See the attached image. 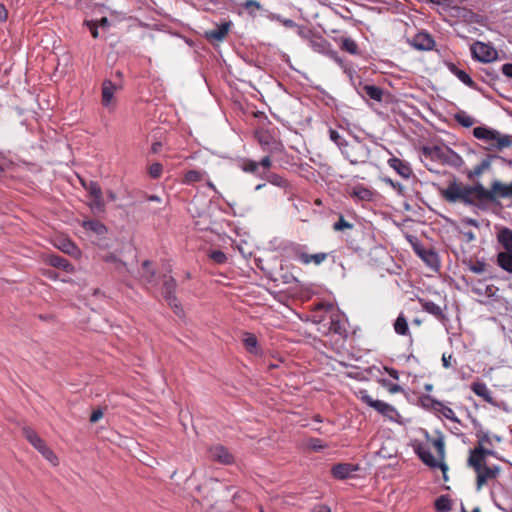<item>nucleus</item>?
<instances>
[{"label": "nucleus", "instance_id": "1", "mask_svg": "<svg viewBox=\"0 0 512 512\" xmlns=\"http://www.w3.org/2000/svg\"><path fill=\"white\" fill-rule=\"evenodd\" d=\"M486 195V189L481 185L468 186L458 182L450 183L442 191L443 198L449 203L460 202L465 205H475L481 202Z\"/></svg>", "mask_w": 512, "mask_h": 512}, {"label": "nucleus", "instance_id": "2", "mask_svg": "<svg viewBox=\"0 0 512 512\" xmlns=\"http://www.w3.org/2000/svg\"><path fill=\"white\" fill-rule=\"evenodd\" d=\"M473 136L482 141L487 150L501 151L512 146V139L509 135L501 134L497 130L485 126L475 127Z\"/></svg>", "mask_w": 512, "mask_h": 512}, {"label": "nucleus", "instance_id": "3", "mask_svg": "<svg viewBox=\"0 0 512 512\" xmlns=\"http://www.w3.org/2000/svg\"><path fill=\"white\" fill-rule=\"evenodd\" d=\"M467 465L473 469L476 475L475 488L477 491H481L490 481L496 480L501 473V467L498 465L475 462H467Z\"/></svg>", "mask_w": 512, "mask_h": 512}, {"label": "nucleus", "instance_id": "4", "mask_svg": "<svg viewBox=\"0 0 512 512\" xmlns=\"http://www.w3.org/2000/svg\"><path fill=\"white\" fill-rule=\"evenodd\" d=\"M23 435L29 441V443L37 449L42 456L48 460L52 465H58V457L55 453L46 445L45 441L30 427H24L22 429Z\"/></svg>", "mask_w": 512, "mask_h": 512}, {"label": "nucleus", "instance_id": "5", "mask_svg": "<svg viewBox=\"0 0 512 512\" xmlns=\"http://www.w3.org/2000/svg\"><path fill=\"white\" fill-rule=\"evenodd\" d=\"M360 399L367 406L373 408L379 414H381L383 417L387 418L390 421H396L397 418L399 417V413L394 406L384 401L374 399L366 391L360 392Z\"/></svg>", "mask_w": 512, "mask_h": 512}, {"label": "nucleus", "instance_id": "6", "mask_svg": "<svg viewBox=\"0 0 512 512\" xmlns=\"http://www.w3.org/2000/svg\"><path fill=\"white\" fill-rule=\"evenodd\" d=\"M176 285V281L172 276L166 274L163 275L162 295L168 305L174 310V313L177 316H181L183 314V309L180 301L175 295Z\"/></svg>", "mask_w": 512, "mask_h": 512}, {"label": "nucleus", "instance_id": "7", "mask_svg": "<svg viewBox=\"0 0 512 512\" xmlns=\"http://www.w3.org/2000/svg\"><path fill=\"white\" fill-rule=\"evenodd\" d=\"M344 157L353 165L363 163L368 155V150L365 144L360 141L354 143H346L341 149Z\"/></svg>", "mask_w": 512, "mask_h": 512}, {"label": "nucleus", "instance_id": "8", "mask_svg": "<svg viewBox=\"0 0 512 512\" xmlns=\"http://www.w3.org/2000/svg\"><path fill=\"white\" fill-rule=\"evenodd\" d=\"M315 310H325L331 311L330 315V326L329 331L339 335L342 339L347 338L348 331L345 327V324L341 321L340 315L334 312V307L330 303H318L315 307Z\"/></svg>", "mask_w": 512, "mask_h": 512}, {"label": "nucleus", "instance_id": "9", "mask_svg": "<svg viewBox=\"0 0 512 512\" xmlns=\"http://www.w3.org/2000/svg\"><path fill=\"white\" fill-rule=\"evenodd\" d=\"M294 258L303 265L314 264L316 266L321 265L325 262L329 256L326 252H318L315 254H309L304 251L303 247L297 245L293 248Z\"/></svg>", "mask_w": 512, "mask_h": 512}, {"label": "nucleus", "instance_id": "10", "mask_svg": "<svg viewBox=\"0 0 512 512\" xmlns=\"http://www.w3.org/2000/svg\"><path fill=\"white\" fill-rule=\"evenodd\" d=\"M415 452L425 465L429 466L430 468H440L443 472L444 478L447 479V465L440 459H436L426 446L422 444L418 445L415 449Z\"/></svg>", "mask_w": 512, "mask_h": 512}, {"label": "nucleus", "instance_id": "11", "mask_svg": "<svg viewBox=\"0 0 512 512\" xmlns=\"http://www.w3.org/2000/svg\"><path fill=\"white\" fill-rule=\"evenodd\" d=\"M496 198H512V182L509 184H503L500 181H494L491 184L490 189H486L485 200L493 201Z\"/></svg>", "mask_w": 512, "mask_h": 512}, {"label": "nucleus", "instance_id": "12", "mask_svg": "<svg viewBox=\"0 0 512 512\" xmlns=\"http://www.w3.org/2000/svg\"><path fill=\"white\" fill-rule=\"evenodd\" d=\"M471 52L473 57L481 62H490L497 56V52L492 47L482 42L473 44Z\"/></svg>", "mask_w": 512, "mask_h": 512}, {"label": "nucleus", "instance_id": "13", "mask_svg": "<svg viewBox=\"0 0 512 512\" xmlns=\"http://www.w3.org/2000/svg\"><path fill=\"white\" fill-rule=\"evenodd\" d=\"M489 456L499 458L498 453L491 447L474 446V448L469 451L467 462L487 463Z\"/></svg>", "mask_w": 512, "mask_h": 512}, {"label": "nucleus", "instance_id": "14", "mask_svg": "<svg viewBox=\"0 0 512 512\" xmlns=\"http://www.w3.org/2000/svg\"><path fill=\"white\" fill-rule=\"evenodd\" d=\"M489 456L499 458L498 453L491 447L474 446V448L469 451L467 462L487 463Z\"/></svg>", "mask_w": 512, "mask_h": 512}, {"label": "nucleus", "instance_id": "15", "mask_svg": "<svg viewBox=\"0 0 512 512\" xmlns=\"http://www.w3.org/2000/svg\"><path fill=\"white\" fill-rule=\"evenodd\" d=\"M209 457L220 464L229 465L234 462L233 455L222 445L212 446L208 451Z\"/></svg>", "mask_w": 512, "mask_h": 512}, {"label": "nucleus", "instance_id": "16", "mask_svg": "<svg viewBox=\"0 0 512 512\" xmlns=\"http://www.w3.org/2000/svg\"><path fill=\"white\" fill-rule=\"evenodd\" d=\"M411 45L417 50L427 51L433 48L435 41L430 34L419 32L411 40Z\"/></svg>", "mask_w": 512, "mask_h": 512}, {"label": "nucleus", "instance_id": "17", "mask_svg": "<svg viewBox=\"0 0 512 512\" xmlns=\"http://www.w3.org/2000/svg\"><path fill=\"white\" fill-rule=\"evenodd\" d=\"M349 195L356 202H369L373 199L374 192L362 184H357L351 188Z\"/></svg>", "mask_w": 512, "mask_h": 512}, {"label": "nucleus", "instance_id": "18", "mask_svg": "<svg viewBox=\"0 0 512 512\" xmlns=\"http://www.w3.org/2000/svg\"><path fill=\"white\" fill-rule=\"evenodd\" d=\"M358 470V466L351 463H339L332 467L331 474L334 478L344 480L349 478L353 472Z\"/></svg>", "mask_w": 512, "mask_h": 512}, {"label": "nucleus", "instance_id": "19", "mask_svg": "<svg viewBox=\"0 0 512 512\" xmlns=\"http://www.w3.org/2000/svg\"><path fill=\"white\" fill-rule=\"evenodd\" d=\"M231 25L232 23L230 21L222 22L214 29L207 31L205 34L206 38L211 41H223L228 35Z\"/></svg>", "mask_w": 512, "mask_h": 512}, {"label": "nucleus", "instance_id": "20", "mask_svg": "<svg viewBox=\"0 0 512 512\" xmlns=\"http://www.w3.org/2000/svg\"><path fill=\"white\" fill-rule=\"evenodd\" d=\"M388 164L393 168L401 177L408 179L412 175V169L410 165L396 157L390 158Z\"/></svg>", "mask_w": 512, "mask_h": 512}, {"label": "nucleus", "instance_id": "21", "mask_svg": "<svg viewBox=\"0 0 512 512\" xmlns=\"http://www.w3.org/2000/svg\"><path fill=\"white\" fill-rule=\"evenodd\" d=\"M242 342L248 353L253 355H259L261 353V348L254 334L249 332L243 333Z\"/></svg>", "mask_w": 512, "mask_h": 512}, {"label": "nucleus", "instance_id": "22", "mask_svg": "<svg viewBox=\"0 0 512 512\" xmlns=\"http://www.w3.org/2000/svg\"><path fill=\"white\" fill-rule=\"evenodd\" d=\"M46 262L52 267L62 269L65 272H72L74 270V267L69 260L59 255H48Z\"/></svg>", "mask_w": 512, "mask_h": 512}, {"label": "nucleus", "instance_id": "23", "mask_svg": "<svg viewBox=\"0 0 512 512\" xmlns=\"http://www.w3.org/2000/svg\"><path fill=\"white\" fill-rule=\"evenodd\" d=\"M419 303L424 311L433 315L438 320L445 319V315L443 313L442 308L439 305H437L436 303H434L433 301L420 298Z\"/></svg>", "mask_w": 512, "mask_h": 512}, {"label": "nucleus", "instance_id": "24", "mask_svg": "<svg viewBox=\"0 0 512 512\" xmlns=\"http://www.w3.org/2000/svg\"><path fill=\"white\" fill-rule=\"evenodd\" d=\"M472 391L478 396L481 397L487 403H493V397L491 391L487 387V385L483 382H474L471 385Z\"/></svg>", "mask_w": 512, "mask_h": 512}, {"label": "nucleus", "instance_id": "25", "mask_svg": "<svg viewBox=\"0 0 512 512\" xmlns=\"http://www.w3.org/2000/svg\"><path fill=\"white\" fill-rule=\"evenodd\" d=\"M393 328L396 334L400 336H411L408 320L403 313H400L396 318Z\"/></svg>", "mask_w": 512, "mask_h": 512}, {"label": "nucleus", "instance_id": "26", "mask_svg": "<svg viewBox=\"0 0 512 512\" xmlns=\"http://www.w3.org/2000/svg\"><path fill=\"white\" fill-rule=\"evenodd\" d=\"M142 277L148 284L153 286L158 284V277L153 269H151V262L146 260L142 264Z\"/></svg>", "mask_w": 512, "mask_h": 512}, {"label": "nucleus", "instance_id": "27", "mask_svg": "<svg viewBox=\"0 0 512 512\" xmlns=\"http://www.w3.org/2000/svg\"><path fill=\"white\" fill-rule=\"evenodd\" d=\"M498 242L505 248L506 251L512 252V230L503 228L497 235Z\"/></svg>", "mask_w": 512, "mask_h": 512}, {"label": "nucleus", "instance_id": "28", "mask_svg": "<svg viewBox=\"0 0 512 512\" xmlns=\"http://www.w3.org/2000/svg\"><path fill=\"white\" fill-rule=\"evenodd\" d=\"M206 173L200 170H189L187 171L182 179V184L185 185H193L197 182H200L204 179Z\"/></svg>", "mask_w": 512, "mask_h": 512}, {"label": "nucleus", "instance_id": "29", "mask_svg": "<svg viewBox=\"0 0 512 512\" xmlns=\"http://www.w3.org/2000/svg\"><path fill=\"white\" fill-rule=\"evenodd\" d=\"M497 264L506 272L512 273V252H500L497 255Z\"/></svg>", "mask_w": 512, "mask_h": 512}, {"label": "nucleus", "instance_id": "30", "mask_svg": "<svg viewBox=\"0 0 512 512\" xmlns=\"http://www.w3.org/2000/svg\"><path fill=\"white\" fill-rule=\"evenodd\" d=\"M114 90H115V86L113 85V83L111 81H105L103 83V86H102V104L105 107H109L110 106V104L112 102Z\"/></svg>", "mask_w": 512, "mask_h": 512}, {"label": "nucleus", "instance_id": "31", "mask_svg": "<svg viewBox=\"0 0 512 512\" xmlns=\"http://www.w3.org/2000/svg\"><path fill=\"white\" fill-rule=\"evenodd\" d=\"M450 71L465 85L474 88L475 82L472 78L463 70L459 69L455 64L449 66Z\"/></svg>", "mask_w": 512, "mask_h": 512}, {"label": "nucleus", "instance_id": "32", "mask_svg": "<svg viewBox=\"0 0 512 512\" xmlns=\"http://www.w3.org/2000/svg\"><path fill=\"white\" fill-rule=\"evenodd\" d=\"M340 49L346 51L352 55L359 54V48L357 43L350 37H342L339 40Z\"/></svg>", "mask_w": 512, "mask_h": 512}, {"label": "nucleus", "instance_id": "33", "mask_svg": "<svg viewBox=\"0 0 512 512\" xmlns=\"http://www.w3.org/2000/svg\"><path fill=\"white\" fill-rule=\"evenodd\" d=\"M362 93L365 94L370 99L379 101V102L382 100V97H383L382 89L375 85H367V84L364 85L362 87Z\"/></svg>", "mask_w": 512, "mask_h": 512}, {"label": "nucleus", "instance_id": "34", "mask_svg": "<svg viewBox=\"0 0 512 512\" xmlns=\"http://www.w3.org/2000/svg\"><path fill=\"white\" fill-rule=\"evenodd\" d=\"M489 168H490V160L483 159L479 164L474 166V168L469 172V177L470 178L479 177Z\"/></svg>", "mask_w": 512, "mask_h": 512}, {"label": "nucleus", "instance_id": "35", "mask_svg": "<svg viewBox=\"0 0 512 512\" xmlns=\"http://www.w3.org/2000/svg\"><path fill=\"white\" fill-rule=\"evenodd\" d=\"M428 439H429V441H431L433 447L435 448L438 459L443 461L445 458V443H444L443 438L438 437V438H432V439L428 438Z\"/></svg>", "mask_w": 512, "mask_h": 512}, {"label": "nucleus", "instance_id": "36", "mask_svg": "<svg viewBox=\"0 0 512 512\" xmlns=\"http://www.w3.org/2000/svg\"><path fill=\"white\" fill-rule=\"evenodd\" d=\"M420 403L422 407L435 411L437 407L441 406V402L432 398L429 395L420 397Z\"/></svg>", "mask_w": 512, "mask_h": 512}, {"label": "nucleus", "instance_id": "37", "mask_svg": "<svg viewBox=\"0 0 512 512\" xmlns=\"http://www.w3.org/2000/svg\"><path fill=\"white\" fill-rule=\"evenodd\" d=\"M455 120L463 127L469 128L475 123V119L465 112H459L455 114Z\"/></svg>", "mask_w": 512, "mask_h": 512}, {"label": "nucleus", "instance_id": "38", "mask_svg": "<svg viewBox=\"0 0 512 512\" xmlns=\"http://www.w3.org/2000/svg\"><path fill=\"white\" fill-rule=\"evenodd\" d=\"M82 185L84 186L86 191L89 193L91 198L96 197V196L99 197V195H102L101 187L99 186V184L97 182L90 181V182L86 183V182L82 181Z\"/></svg>", "mask_w": 512, "mask_h": 512}, {"label": "nucleus", "instance_id": "39", "mask_svg": "<svg viewBox=\"0 0 512 512\" xmlns=\"http://www.w3.org/2000/svg\"><path fill=\"white\" fill-rule=\"evenodd\" d=\"M435 508L439 512L449 511L451 509L450 499L445 495L438 497L435 501Z\"/></svg>", "mask_w": 512, "mask_h": 512}, {"label": "nucleus", "instance_id": "40", "mask_svg": "<svg viewBox=\"0 0 512 512\" xmlns=\"http://www.w3.org/2000/svg\"><path fill=\"white\" fill-rule=\"evenodd\" d=\"M242 6L252 17H255L256 11L262 9V5L257 0H246Z\"/></svg>", "mask_w": 512, "mask_h": 512}, {"label": "nucleus", "instance_id": "41", "mask_svg": "<svg viewBox=\"0 0 512 512\" xmlns=\"http://www.w3.org/2000/svg\"><path fill=\"white\" fill-rule=\"evenodd\" d=\"M266 179L269 183L272 185L285 188L288 186V182L285 178L282 176L276 174V173H270L266 176Z\"/></svg>", "mask_w": 512, "mask_h": 512}, {"label": "nucleus", "instance_id": "42", "mask_svg": "<svg viewBox=\"0 0 512 512\" xmlns=\"http://www.w3.org/2000/svg\"><path fill=\"white\" fill-rule=\"evenodd\" d=\"M89 206L94 213L103 212L104 211L103 196L99 195V197L96 196V197L91 198V201L89 202Z\"/></svg>", "mask_w": 512, "mask_h": 512}, {"label": "nucleus", "instance_id": "43", "mask_svg": "<svg viewBox=\"0 0 512 512\" xmlns=\"http://www.w3.org/2000/svg\"><path fill=\"white\" fill-rule=\"evenodd\" d=\"M475 446L492 447V436L489 433L481 432L477 434V443Z\"/></svg>", "mask_w": 512, "mask_h": 512}, {"label": "nucleus", "instance_id": "44", "mask_svg": "<svg viewBox=\"0 0 512 512\" xmlns=\"http://www.w3.org/2000/svg\"><path fill=\"white\" fill-rule=\"evenodd\" d=\"M83 226L97 234H103L105 232V226L99 221H85Z\"/></svg>", "mask_w": 512, "mask_h": 512}, {"label": "nucleus", "instance_id": "45", "mask_svg": "<svg viewBox=\"0 0 512 512\" xmlns=\"http://www.w3.org/2000/svg\"><path fill=\"white\" fill-rule=\"evenodd\" d=\"M379 383L386 388L390 394H396L403 391V388L400 385L392 383L387 379H380Z\"/></svg>", "mask_w": 512, "mask_h": 512}, {"label": "nucleus", "instance_id": "46", "mask_svg": "<svg viewBox=\"0 0 512 512\" xmlns=\"http://www.w3.org/2000/svg\"><path fill=\"white\" fill-rule=\"evenodd\" d=\"M435 411L441 413L445 418H447L451 421L457 420L453 409L444 405L442 402H441V406L437 407Z\"/></svg>", "mask_w": 512, "mask_h": 512}, {"label": "nucleus", "instance_id": "47", "mask_svg": "<svg viewBox=\"0 0 512 512\" xmlns=\"http://www.w3.org/2000/svg\"><path fill=\"white\" fill-rule=\"evenodd\" d=\"M329 137L341 150L347 141L334 129H329Z\"/></svg>", "mask_w": 512, "mask_h": 512}, {"label": "nucleus", "instance_id": "48", "mask_svg": "<svg viewBox=\"0 0 512 512\" xmlns=\"http://www.w3.org/2000/svg\"><path fill=\"white\" fill-rule=\"evenodd\" d=\"M162 172H163V166L161 163H158V162L153 163L148 168V174L153 179L160 178L162 175Z\"/></svg>", "mask_w": 512, "mask_h": 512}, {"label": "nucleus", "instance_id": "49", "mask_svg": "<svg viewBox=\"0 0 512 512\" xmlns=\"http://www.w3.org/2000/svg\"><path fill=\"white\" fill-rule=\"evenodd\" d=\"M259 164L254 160H245L242 164V170L247 173L256 174L258 172Z\"/></svg>", "mask_w": 512, "mask_h": 512}, {"label": "nucleus", "instance_id": "50", "mask_svg": "<svg viewBox=\"0 0 512 512\" xmlns=\"http://www.w3.org/2000/svg\"><path fill=\"white\" fill-rule=\"evenodd\" d=\"M209 257L211 260H213L216 264H223L227 261V257L224 252L221 250H213Z\"/></svg>", "mask_w": 512, "mask_h": 512}, {"label": "nucleus", "instance_id": "51", "mask_svg": "<svg viewBox=\"0 0 512 512\" xmlns=\"http://www.w3.org/2000/svg\"><path fill=\"white\" fill-rule=\"evenodd\" d=\"M353 228V224L346 221L345 218L341 215L337 222L334 223L333 229L335 231H342L344 229H351Z\"/></svg>", "mask_w": 512, "mask_h": 512}, {"label": "nucleus", "instance_id": "52", "mask_svg": "<svg viewBox=\"0 0 512 512\" xmlns=\"http://www.w3.org/2000/svg\"><path fill=\"white\" fill-rule=\"evenodd\" d=\"M58 247L67 254H73L77 250L76 246L68 240H64Z\"/></svg>", "mask_w": 512, "mask_h": 512}, {"label": "nucleus", "instance_id": "53", "mask_svg": "<svg viewBox=\"0 0 512 512\" xmlns=\"http://www.w3.org/2000/svg\"><path fill=\"white\" fill-rule=\"evenodd\" d=\"M103 414H104V412L100 408L93 410L90 415V422L91 423L98 422L103 417Z\"/></svg>", "mask_w": 512, "mask_h": 512}, {"label": "nucleus", "instance_id": "54", "mask_svg": "<svg viewBox=\"0 0 512 512\" xmlns=\"http://www.w3.org/2000/svg\"><path fill=\"white\" fill-rule=\"evenodd\" d=\"M424 153L425 154L429 153L432 157H438V158H441L443 156L442 150L438 147H434L432 149L425 148Z\"/></svg>", "mask_w": 512, "mask_h": 512}, {"label": "nucleus", "instance_id": "55", "mask_svg": "<svg viewBox=\"0 0 512 512\" xmlns=\"http://www.w3.org/2000/svg\"><path fill=\"white\" fill-rule=\"evenodd\" d=\"M310 446L315 451H319L325 447L324 444H322V441L318 438H313L310 440Z\"/></svg>", "mask_w": 512, "mask_h": 512}, {"label": "nucleus", "instance_id": "56", "mask_svg": "<svg viewBox=\"0 0 512 512\" xmlns=\"http://www.w3.org/2000/svg\"><path fill=\"white\" fill-rule=\"evenodd\" d=\"M328 55L329 57L334 60L339 66H343L344 65V61L343 59L338 55V53L334 50H331L328 52Z\"/></svg>", "mask_w": 512, "mask_h": 512}, {"label": "nucleus", "instance_id": "57", "mask_svg": "<svg viewBox=\"0 0 512 512\" xmlns=\"http://www.w3.org/2000/svg\"><path fill=\"white\" fill-rule=\"evenodd\" d=\"M276 19L287 28H294L297 26V24L292 19H284L280 16H277Z\"/></svg>", "mask_w": 512, "mask_h": 512}, {"label": "nucleus", "instance_id": "58", "mask_svg": "<svg viewBox=\"0 0 512 512\" xmlns=\"http://www.w3.org/2000/svg\"><path fill=\"white\" fill-rule=\"evenodd\" d=\"M422 257L430 266H433L434 263L437 262L436 254L434 252H428L426 256Z\"/></svg>", "mask_w": 512, "mask_h": 512}, {"label": "nucleus", "instance_id": "59", "mask_svg": "<svg viewBox=\"0 0 512 512\" xmlns=\"http://www.w3.org/2000/svg\"><path fill=\"white\" fill-rule=\"evenodd\" d=\"M501 70L506 77L512 78V63L504 64Z\"/></svg>", "mask_w": 512, "mask_h": 512}, {"label": "nucleus", "instance_id": "60", "mask_svg": "<svg viewBox=\"0 0 512 512\" xmlns=\"http://www.w3.org/2000/svg\"><path fill=\"white\" fill-rule=\"evenodd\" d=\"M258 164L261 165L265 169H269L272 166V161H271L270 156L269 155L265 156L264 158H262V160Z\"/></svg>", "mask_w": 512, "mask_h": 512}, {"label": "nucleus", "instance_id": "61", "mask_svg": "<svg viewBox=\"0 0 512 512\" xmlns=\"http://www.w3.org/2000/svg\"><path fill=\"white\" fill-rule=\"evenodd\" d=\"M484 266H485L484 263L477 262L476 264L472 265L470 269L474 273L480 274V273L484 272Z\"/></svg>", "mask_w": 512, "mask_h": 512}, {"label": "nucleus", "instance_id": "62", "mask_svg": "<svg viewBox=\"0 0 512 512\" xmlns=\"http://www.w3.org/2000/svg\"><path fill=\"white\" fill-rule=\"evenodd\" d=\"M451 359H452V355H446V354H443L442 355V365L444 368L448 369L451 367Z\"/></svg>", "mask_w": 512, "mask_h": 512}, {"label": "nucleus", "instance_id": "63", "mask_svg": "<svg viewBox=\"0 0 512 512\" xmlns=\"http://www.w3.org/2000/svg\"><path fill=\"white\" fill-rule=\"evenodd\" d=\"M385 371L391 376L393 379L398 380L399 379V372L391 367H385Z\"/></svg>", "mask_w": 512, "mask_h": 512}, {"label": "nucleus", "instance_id": "64", "mask_svg": "<svg viewBox=\"0 0 512 512\" xmlns=\"http://www.w3.org/2000/svg\"><path fill=\"white\" fill-rule=\"evenodd\" d=\"M8 17V12L6 7L3 4H0V21H6Z\"/></svg>", "mask_w": 512, "mask_h": 512}]
</instances>
